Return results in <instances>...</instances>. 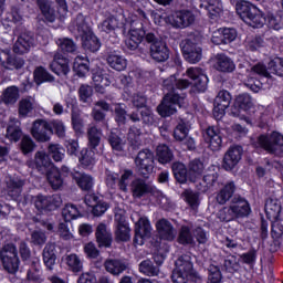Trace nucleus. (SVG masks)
Returning a JSON list of instances; mask_svg holds the SVG:
<instances>
[{
  "mask_svg": "<svg viewBox=\"0 0 283 283\" xmlns=\"http://www.w3.org/2000/svg\"><path fill=\"white\" fill-rule=\"evenodd\" d=\"M271 74H275L276 76H283V59L274 57L264 65V63L259 62L253 65L250 71H248V83L247 86L250 87L252 92H260V82L258 84L253 83V78H258V76H263L264 78H269Z\"/></svg>",
  "mask_w": 283,
  "mask_h": 283,
  "instance_id": "f257e3e1",
  "label": "nucleus"
},
{
  "mask_svg": "<svg viewBox=\"0 0 283 283\" xmlns=\"http://www.w3.org/2000/svg\"><path fill=\"white\" fill-rule=\"evenodd\" d=\"M69 30L75 36H81L84 50H88V52H98L101 50V41L85 22V15L78 14L71 22Z\"/></svg>",
  "mask_w": 283,
  "mask_h": 283,
  "instance_id": "f03ea898",
  "label": "nucleus"
},
{
  "mask_svg": "<svg viewBox=\"0 0 283 283\" xmlns=\"http://www.w3.org/2000/svg\"><path fill=\"white\" fill-rule=\"evenodd\" d=\"M172 172L178 182L185 184L187 180L198 182L202 178V174H205V164L200 159H193L186 168L182 163H175Z\"/></svg>",
  "mask_w": 283,
  "mask_h": 283,
  "instance_id": "7ed1b4c3",
  "label": "nucleus"
},
{
  "mask_svg": "<svg viewBox=\"0 0 283 283\" xmlns=\"http://www.w3.org/2000/svg\"><path fill=\"white\" fill-rule=\"evenodd\" d=\"M101 136L102 133L96 127H91L88 129V148H83L81 150L80 163L83 167H94L96 165V160H98V156L101 150H98V146L101 145Z\"/></svg>",
  "mask_w": 283,
  "mask_h": 283,
  "instance_id": "20e7f679",
  "label": "nucleus"
},
{
  "mask_svg": "<svg viewBox=\"0 0 283 283\" xmlns=\"http://www.w3.org/2000/svg\"><path fill=\"white\" fill-rule=\"evenodd\" d=\"M251 214V206L244 198H234L229 207L219 210L218 218L221 222H231L235 218H247Z\"/></svg>",
  "mask_w": 283,
  "mask_h": 283,
  "instance_id": "39448f33",
  "label": "nucleus"
},
{
  "mask_svg": "<svg viewBox=\"0 0 283 283\" xmlns=\"http://www.w3.org/2000/svg\"><path fill=\"white\" fill-rule=\"evenodd\" d=\"M237 13L250 28H262L266 23L264 13L248 1L237 3Z\"/></svg>",
  "mask_w": 283,
  "mask_h": 283,
  "instance_id": "423d86ee",
  "label": "nucleus"
},
{
  "mask_svg": "<svg viewBox=\"0 0 283 283\" xmlns=\"http://www.w3.org/2000/svg\"><path fill=\"white\" fill-rule=\"evenodd\" d=\"M171 277L174 283H188L189 280L198 277V274L193 272L191 256L185 254L177 259Z\"/></svg>",
  "mask_w": 283,
  "mask_h": 283,
  "instance_id": "0eeeda50",
  "label": "nucleus"
},
{
  "mask_svg": "<svg viewBox=\"0 0 283 283\" xmlns=\"http://www.w3.org/2000/svg\"><path fill=\"white\" fill-rule=\"evenodd\" d=\"M176 105L185 107L187 105V95L175 92L167 93L161 104L157 107L159 115L167 117L176 114Z\"/></svg>",
  "mask_w": 283,
  "mask_h": 283,
  "instance_id": "6e6552de",
  "label": "nucleus"
},
{
  "mask_svg": "<svg viewBox=\"0 0 283 283\" xmlns=\"http://www.w3.org/2000/svg\"><path fill=\"white\" fill-rule=\"evenodd\" d=\"M254 147H260L269 154H283V135L273 132L270 135H261L258 137Z\"/></svg>",
  "mask_w": 283,
  "mask_h": 283,
  "instance_id": "1a4fd4ad",
  "label": "nucleus"
},
{
  "mask_svg": "<svg viewBox=\"0 0 283 283\" xmlns=\"http://www.w3.org/2000/svg\"><path fill=\"white\" fill-rule=\"evenodd\" d=\"M0 259L3 269H6L8 273H17V271H19V253L14 244L4 245L0 251Z\"/></svg>",
  "mask_w": 283,
  "mask_h": 283,
  "instance_id": "9d476101",
  "label": "nucleus"
},
{
  "mask_svg": "<svg viewBox=\"0 0 283 283\" xmlns=\"http://www.w3.org/2000/svg\"><path fill=\"white\" fill-rule=\"evenodd\" d=\"M251 109H253L251 95L243 93L235 98L231 114L232 116H238L241 120H245L248 125H251V119L247 116V113L251 112Z\"/></svg>",
  "mask_w": 283,
  "mask_h": 283,
  "instance_id": "9b49d317",
  "label": "nucleus"
},
{
  "mask_svg": "<svg viewBox=\"0 0 283 283\" xmlns=\"http://www.w3.org/2000/svg\"><path fill=\"white\" fill-rule=\"evenodd\" d=\"M196 21V15L189 10H178L166 18V22L172 28H189Z\"/></svg>",
  "mask_w": 283,
  "mask_h": 283,
  "instance_id": "f8f14e48",
  "label": "nucleus"
},
{
  "mask_svg": "<svg viewBox=\"0 0 283 283\" xmlns=\"http://www.w3.org/2000/svg\"><path fill=\"white\" fill-rule=\"evenodd\" d=\"M135 165L137 171L143 176H147L154 172V153L149 149H144L138 153L135 158Z\"/></svg>",
  "mask_w": 283,
  "mask_h": 283,
  "instance_id": "ddd939ff",
  "label": "nucleus"
},
{
  "mask_svg": "<svg viewBox=\"0 0 283 283\" xmlns=\"http://www.w3.org/2000/svg\"><path fill=\"white\" fill-rule=\"evenodd\" d=\"M231 105V93L228 91H220L214 98L213 116L216 120H222L227 109Z\"/></svg>",
  "mask_w": 283,
  "mask_h": 283,
  "instance_id": "4468645a",
  "label": "nucleus"
},
{
  "mask_svg": "<svg viewBox=\"0 0 283 283\" xmlns=\"http://www.w3.org/2000/svg\"><path fill=\"white\" fill-rule=\"evenodd\" d=\"M33 202L38 211H54V209L61 207V197L59 195L52 197L38 195L33 197Z\"/></svg>",
  "mask_w": 283,
  "mask_h": 283,
  "instance_id": "2eb2a0df",
  "label": "nucleus"
},
{
  "mask_svg": "<svg viewBox=\"0 0 283 283\" xmlns=\"http://www.w3.org/2000/svg\"><path fill=\"white\" fill-rule=\"evenodd\" d=\"M149 235H151V223L147 217H140L138 221L135 222V244L142 247Z\"/></svg>",
  "mask_w": 283,
  "mask_h": 283,
  "instance_id": "dca6fc26",
  "label": "nucleus"
},
{
  "mask_svg": "<svg viewBox=\"0 0 283 283\" xmlns=\"http://www.w3.org/2000/svg\"><path fill=\"white\" fill-rule=\"evenodd\" d=\"M116 230L115 239L118 242H127L132 239V229L123 214H115Z\"/></svg>",
  "mask_w": 283,
  "mask_h": 283,
  "instance_id": "f3484780",
  "label": "nucleus"
},
{
  "mask_svg": "<svg viewBox=\"0 0 283 283\" xmlns=\"http://www.w3.org/2000/svg\"><path fill=\"white\" fill-rule=\"evenodd\" d=\"M48 132L52 133V126L43 119H38L33 123L31 128V134L35 140L39 143H48L50 140V135Z\"/></svg>",
  "mask_w": 283,
  "mask_h": 283,
  "instance_id": "a211bd4d",
  "label": "nucleus"
},
{
  "mask_svg": "<svg viewBox=\"0 0 283 283\" xmlns=\"http://www.w3.org/2000/svg\"><path fill=\"white\" fill-rule=\"evenodd\" d=\"M187 76L191 78L192 85L196 86V90L198 92H206L207 91V85H209V77L202 70L198 67H190L187 70Z\"/></svg>",
  "mask_w": 283,
  "mask_h": 283,
  "instance_id": "6ab92c4d",
  "label": "nucleus"
},
{
  "mask_svg": "<svg viewBox=\"0 0 283 283\" xmlns=\"http://www.w3.org/2000/svg\"><path fill=\"white\" fill-rule=\"evenodd\" d=\"M181 50L184 57L188 63H199L200 59H202V49L189 40H186L181 44Z\"/></svg>",
  "mask_w": 283,
  "mask_h": 283,
  "instance_id": "aec40b11",
  "label": "nucleus"
},
{
  "mask_svg": "<svg viewBox=\"0 0 283 283\" xmlns=\"http://www.w3.org/2000/svg\"><path fill=\"white\" fill-rule=\"evenodd\" d=\"M24 185L25 181L21 177L9 176L6 179V193L13 200H17L21 196Z\"/></svg>",
  "mask_w": 283,
  "mask_h": 283,
  "instance_id": "412c9836",
  "label": "nucleus"
},
{
  "mask_svg": "<svg viewBox=\"0 0 283 283\" xmlns=\"http://www.w3.org/2000/svg\"><path fill=\"white\" fill-rule=\"evenodd\" d=\"M50 70L57 76H67L70 74V61L63 55L55 53L50 64Z\"/></svg>",
  "mask_w": 283,
  "mask_h": 283,
  "instance_id": "4be33fe9",
  "label": "nucleus"
},
{
  "mask_svg": "<svg viewBox=\"0 0 283 283\" xmlns=\"http://www.w3.org/2000/svg\"><path fill=\"white\" fill-rule=\"evenodd\" d=\"M203 138L212 151H220L222 148V135H220V130L218 128L208 127Z\"/></svg>",
  "mask_w": 283,
  "mask_h": 283,
  "instance_id": "5701e85b",
  "label": "nucleus"
},
{
  "mask_svg": "<svg viewBox=\"0 0 283 283\" xmlns=\"http://www.w3.org/2000/svg\"><path fill=\"white\" fill-rule=\"evenodd\" d=\"M242 160V147L241 146H232L226 153L223 158V167L227 171L233 169L238 163Z\"/></svg>",
  "mask_w": 283,
  "mask_h": 283,
  "instance_id": "b1692460",
  "label": "nucleus"
},
{
  "mask_svg": "<svg viewBox=\"0 0 283 283\" xmlns=\"http://www.w3.org/2000/svg\"><path fill=\"white\" fill-rule=\"evenodd\" d=\"M96 242L99 248L109 249L112 247V230L105 223H99L95 231Z\"/></svg>",
  "mask_w": 283,
  "mask_h": 283,
  "instance_id": "393cba45",
  "label": "nucleus"
},
{
  "mask_svg": "<svg viewBox=\"0 0 283 283\" xmlns=\"http://www.w3.org/2000/svg\"><path fill=\"white\" fill-rule=\"evenodd\" d=\"M150 56L157 63H165L169 59V48L163 41H156L150 45Z\"/></svg>",
  "mask_w": 283,
  "mask_h": 283,
  "instance_id": "a878e982",
  "label": "nucleus"
},
{
  "mask_svg": "<svg viewBox=\"0 0 283 283\" xmlns=\"http://www.w3.org/2000/svg\"><path fill=\"white\" fill-rule=\"evenodd\" d=\"M213 67L218 72L231 73L235 70V63L226 54H217L213 59Z\"/></svg>",
  "mask_w": 283,
  "mask_h": 283,
  "instance_id": "bb28decb",
  "label": "nucleus"
},
{
  "mask_svg": "<svg viewBox=\"0 0 283 283\" xmlns=\"http://www.w3.org/2000/svg\"><path fill=\"white\" fill-rule=\"evenodd\" d=\"M93 83L96 92L105 94V87H109V85H112V80L105 71L97 70L93 73Z\"/></svg>",
  "mask_w": 283,
  "mask_h": 283,
  "instance_id": "cd10ccee",
  "label": "nucleus"
},
{
  "mask_svg": "<svg viewBox=\"0 0 283 283\" xmlns=\"http://www.w3.org/2000/svg\"><path fill=\"white\" fill-rule=\"evenodd\" d=\"M156 227L161 240H167L168 242L176 240L177 232L169 221L161 219L157 222Z\"/></svg>",
  "mask_w": 283,
  "mask_h": 283,
  "instance_id": "c85d7f7f",
  "label": "nucleus"
},
{
  "mask_svg": "<svg viewBox=\"0 0 283 283\" xmlns=\"http://www.w3.org/2000/svg\"><path fill=\"white\" fill-rule=\"evenodd\" d=\"M85 203L87 207H92V213L93 216H103L109 209V205L105 201L98 200V197L95 195H87L85 197Z\"/></svg>",
  "mask_w": 283,
  "mask_h": 283,
  "instance_id": "c756f323",
  "label": "nucleus"
},
{
  "mask_svg": "<svg viewBox=\"0 0 283 283\" xmlns=\"http://www.w3.org/2000/svg\"><path fill=\"white\" fill-rule=\"evenodd\" d=\"M20 125L21 123L19 119H17V117H10L6 136L11 143H19V140H21L23 133L21 132Z\"/></svg>",
  "mask_w": 283,
  "mask_h": 283,
  "instance_id": "7c9ffc66",
  "label": "nucleus"
},
{
  "mask_svg": "<svg viewBox=\"0 0 283 283\" xmlns=\"http://www.w3.org/2000/svg\"><path fill=\"white\" fill-rule=\"evenodd\" d=\"M145 35V30L132 29L128 33V39L126 40V48H128V50H138V46L143 43Z\"/></svg>",
  "mask_w": 283,
  "mask_h": 283,
  "instance_id": "2f4dec72",
  "label": "nucleus"
},
{
  "mask_svg": "<svg viewBox=\"0 0 283 283\" xmlns=\"http://www.w3.org/2000/svg\"><path fill=\"white\" fill-rule=\"evenodd\" d=\"M200 8L208 10L210 19H218L222 14V1L220 0H200Z\"/></svg>",
  "mask_w": 283,
  "mask_h": 283,
  "instance_id": "473e14b6",
  "label": "nucleus"
},
{
  "mask_svg": "<svg viewBox=\"0 0 283 283\" xmlns=\"http://www.w3.org/2000/svg\"><path fill=\"white\" fill-rule=\"evenodd\" d=\"M265 213L269 220H277L282 213V203L277 199L270 198L265 202Z\"/></svg>",
  "mask_w": 283,
  "mask_h": 283,
  "instance_id": "72a5a7b5",
  "label": "nucleus"
},
{
  "mask_svg": "<svg viewBox=\"0 0 283 283\" xmlns=\"http://www.w3.org/2000/svg\"><path fill=\"white\" fill-rule=\"evenodd\" d=\"M43 262L49 271L54 269V264H56V245L49 243L44 247Z\"/></svg>",
  "mask_w": 283,
  "mask_h": 283,
  "instance_id": "f704fd0d",
  "label": "nucleus"
},
{
  "mask_svg": "<svg viewBox=\"0 0 283 283\" xmlns=\"http://www.w3.org/2000/svg\"><path fill=\"white\" fill-rule=\"evenodd\" d=\"M73 70L80 77L87 75L90 73V60L87 56L77 55L73 62Z\"/></svg>",
  "mask_w": 283,
  "mask_h": 283,
  "instance_id": "c9c22d12",
  "label": "nucleus"
},
{
  "mask_svg": "<svg viewBox=\"0 0 283 283\" xmlns=\"http://www.w3.org/2000/svg\"><path fill=\"white\" fill-rule=\"evenodd\" d=\"M191 83L187 80H178L176 75H172L164 81V90L174 92V90H187Z\"/></svg>",
  "mask_w": 283,
  "mask_h": 283,
  "instance_id": "e433bc0d",
  "label": "nucleus"
},
{
  "mask_svg": "<svg viewBox=\"0 0 283 283\" xmlns=\"http://www.w3.org/2000/svg\"><path fill=\"white\" fill-rule=\"evenodd\" d=\"M233 193H235V184L229 181L217 195V202L219 205H226L233 198Z\"/></svg>",
  "mask_w": 283,
  "mask_h": 283,
  "instance_id": "4c0bfd02",
  "label": "nucleus"
},
{
  "mask_svg": "<svg viewBox=\"0 0 283 283\" xmlns=\"http://www.w3.org/2000/svg\"><path fill=\"white\" fill-rule=\"evenodd\" d=\"M34 83L36 85H43V83H53L54 77L48 70L43 66H39L33 72Z\"/></svg>",
  "mask_w": 283,
  "mask_h": 283,
  "instance_id": "58836bf2",
  "label": "nucleus"
},
{
  "mask_svg": "<svg viewBox=\"0 0 283 283\" xmlns=\"http://www.w3.org/2000/svg\"><path fill=\"white\" fill-rule=\"evenodd\" d=\"M30 48H32V38L21 35L14 43L13 52H15V54H25V52H30Z\"/></svg>",
  "mask_w": 283,
  "mask_h": 283,
  "instance_id": "ea45409f",
  "label": "nucleus"
},
{
  "mask_svg": "<svg viewBox=\"0 0 283 283\" xmlns=\"http://www.w3.org/2000/svg\"><path fill=\"white\" fill-rule=\"evenodd\" d=\"M157 160L160 165H167L174 160V153L169 149V146L161 144L157 147L156 151Z\"/></svg>",
  "mask_w": 283,
  "mask_h": 283,
  "instance_id": "a19ab883",
  "label": "nucleus"
},
{
  "mask_svg": "<svg viewBox=\"0 0 283 283\" xmlns=\"http://www.w3.org/2000/svg\"><path fill=\"white\" fill-rule=\"evenodd\" d=\"M73 178L83 191H90L94 187V178L90 175L75 172L73 174Z\"/></svg>",
  "mask_w": 283,
  "mask_h": 283,
  "instance_id": "79ce46f5",
  "label": "nucleus"
},
{
  "mask_svg": "<svg viewBox=\"0 0 283 283\" xmlns=\"http://www.w3.org/2000/svg\"><path fill=\"white\" fill-rule=\"evenodd\" d=\"M107 63L109 67L117 72H123V70L127 69V60L118 54L108 55Z\"/></svg>",
  "mask_w": 283,
  "mask_h": 283,
  "instance_id": "37998d69",
  "label": "nucleus"
},
{
  "mask_svg": "<svg viewBox=\"0 0 283 283\" xmlns=\"http://www.w3.org/2000/svg\"><path fill=\"white\" fill-rule=\"evenodd\" d=\"M64 262L66 266H69V271L73 273H81L83 271V261L76 254H69L64 258Z\"/></svg>",
  "mask_w": 283,
  "mask_h": 283,
  "instance_id": "c03bdc74",
  "label": "nucleus"
},
{
  "mask_svg": "<svg viewBox=\"0 0 283 283\" xmlns=\"http://www.w3.org/2000/svg\"><path fill=\"white\" fill-rule=\"evenodd\" d=\"M3 57L6 61L3 60ZM0 62L4 70H21V66L23 65L22 60L12 59L10 57V54L6 52H3L2 56H0Z\"/></svg>",
  "mask_w": 283,
  "mask_h": 283,
  "instance_id": "a18cd8bd",
  "label": "nucleus"
},
{
  "mask_svg": "<svg viewBox=\"0 0 283 283\" xmlns=\"http://www.w3.org/2000/svg\"><path fill=\"white\" fill-rule=\"evenodd\" d=\"M48 180L52 189H61L63 187V178H61V172L59 168L52 166L48 172Z\"/></svg>",
  "mask_w": 283,
  "mask_h": 283,
  "instance_id": "49530a36",
  "label": "nucleus"
},
{
  "mask_svg": "<svg viewBox=\"0 0 283 283\" xmlns=\"http://www.w3.org/2000/svg\"><path fill=\"white\" fill-rule=\"evenodd\" d=\"M139 271L144 275H148L149 277H156L160 273V269L154 265L151 260H145L139 264Z\"/></svg>",
  "mask_w": 283,
  "mask_h": 283,
  "instance_id": "de8ad7c7",
  "label": "nucleus"
},
{
  "mask_svg": "<svg viewBox=\"0 0 283 283\" xmlns=\"http://www.w3.org/2000/svg\"><path fill=\"white\" fill-rule=\"evenodd\" d=\"M106 271L112 275H120L125 271V263L118 260H107L104 264Z\"/></svg>",
  "mask_w": 283,
  "mask_h": 283,
  "instance_id": "09e8293b",
  "label": "nucleus"
},
{
  "mask_svg": "<svg viewBox=\"0 0 283 283\" xmlns=\"http://www.w3.org/2000/svg\"><path fill=\"white\" fill-rule=\"evenodd\" d=\"M105 112H109V104L103 101L96 102L92 113L94 120H105Z\"/></svg>",
  "mask_w": 283,
  "mask_h": 283,
  "instance_id": "8fccbe9b",
  "label": "nucleus"
},
{
  "mask_svg": "<svg viewBox=\"0 0 283 283\" xmlns=\"http://www.w3.org/2000/svg\"><path fill=\"white\" fill-rule=\"evenodd\" d=\"M38 6L46 21L53 23L54 19H56V14H54V10L50 7V0H38Z\"/></svg>",
  "mask_w": 283,
  "mask_h": 283,
  "instance_id": "3c124183",
  "label": "nucleus"
},
{
  "mask_svg": "<svg viewBox=\"0 0 283 283\" xmlns=\"http://www.w3.org/2000/svg\"><path fill=\"white\" fill-rule=\"evenodd\" d=\"M189 129H191L189 123L180 122L174 132L175 139L182 143L188 138L187 136L189 135Z\"/></svg>",
  "mask_w": 283,
  "mask_h": 283,
  "instance_id": "603ef678",
  "label": "nucleus"
},
{
  "mask_svg": "<svg viewBox=\"0 0 283 283\" xmlns=\"http://www.w3.org/2000/svg\"><path fill=\"white\" fill-rule=\"evenodd\" d=\"M36 102L33 97H27L20 101L19 103V114L21 116H28L32 109H34Z\"/></svg>",
  "mask_w": 283,
  "mask_h": 283,
  "instance_id": "864d4df0",
  "label": "nucleus"
},
{
  "mask_svg": "<svg viewBox=\"0 0 283 283\" xmlns=\"http://www.w3.org/2000/svg\"><path fill=\"white\" fill-rule=\"evenodd\" d=\"M62 216L65 222H72V220H76V218L81 216V212L78 211V208H76V206L69 203L62 210Z\"/></svg>",
  "mask_w": 283,
  "mask_h": 283,
  "instance_id": "5fc2aeb1",
  "label": "nucleus"
},
{
  "mask_svg": "<svg viewBox=\"0 0 283 283\" xmlns=\"http://www.w3.org/2000/svg\"><path fill=\"white\" fill-rule=\"evenodd\" d=\"M181 196L191 209H197L198 205H200V197L198 192H193V190H185Z\"/></svg>",
  "mask_w": 283,
  "mask_h": 283,
  "instance_id": "6e6d98bb",
  "label": "nucleus"
},
{
  "mask_svg": "<svg viewBox=\"0 0 283 283\" xmlns=\"http://www.w3.org/2000/svg\"><path fill=\"white\" fill-rule=\"evenodd\" d=\"M19 101V88L17 86L8 87L3 93V102L7 105H14Z\"/></svg>",
  "mask_w": 283,
  "mask_h": 283,
  "instance_id": "4d7b16f0",
  "label": "nucleus"
},
{
  "mask_svg": "<svg viewBox=\"0 0 283 283\" xmlns=\"http://www.w3.org/2000/svg\"><path fill=\"white\" fill-rule=\"evenodd\" d=\"M265 21H268V25L272 30H281L283 27V15L281 13H268Z\"/></svg>",
  "mask_w": 283,
  "mask_h": 283,
  "instance_id": "13d9d810",
  "label": "nucleus"
},
{
  "mask_svg": "<svg viewBox=\"0 0 283 283\" xmlns=\"http://www.w3.org/2000/svg\"><path fill=\"white\" fill-rule=\"evenodd\" d=\"M132 189L135 198H140L142 196H145L147 191H149V186L145 181L137 179L133 181Z\"/></svg>",
  "mask_w": 283,
  "mask_h": 283,
  "instance_id": "bf43d9fd",
  "label": "nucleus"
},
{
  "mask_svg": "<svg viewBox=\"0 0 283 283\" xmlns=\"http://www.w3.org/2000/svg\"><path fill=\"white\" fill-rule=\"evenodd\" d=\"M27 277L33 282H39V280H41V263L39 262V259L32 261V268L28 271Z\"/></svg>",
  "mask_w": 283,
  "mask_h": 283,
  "instance_id": "052dcab7",
  "label": "nucleus"
},
{
  "mask_svg": "<svg viewBox=\"0 0 283 283\" xmlns=\"http://www.w3.org/2000/svg\"><path fill=\"white\" fill-rule=\"evenodd\" d=\"M49 154L50 156H52L55 163H61V160L65 158V150L63 149V147H61V145L57 144H51L49 146Z\"/></svg>",
  "mask_w": 283,
  "mask_h": 283,
  "instance_id": "680f3d73",
  "label": "nucleus"
},
{
  "mask_svg": "<svg viewBox=\"0 0 283 283\" xmlns=\"http://www.w3.org/2000/svg\"><path fill=\"white\" fill-rule=\"evenodd\" d=\"M208 271L209 275L207 283H222V272H220V268H218V265L211 264Z\"/></svg>",
  "mask_w": 283,
  "mask_h": 283,
  "instance_id": "e2e57ef3",
  "label": "nucleus"
},
{
  "mask_svg": "<svg viewBox=\"0 0 283 283\" xmlns=\"http://www.w3.org/2000/svg\"><path fill=\"white\" fill-rule=\"evenodd\" d=\"M35 167H38V169H41V167H54V165H52V163H50V157L48 156V154H45V151H38L35 154Z\"/></svg>",
  "mask_w": 283,
  "mask_h": 283,
  "instance_id": "0e129e2a",
  "label": "nucleus"
},
{
  "mask_svg": "<svg viewBox=\"0 0 283 283\" xmlns=\"http://www.w3.org/2000/svg\"><path fill=\"white\" fill-rule=\"evenodd\" d=\"M221 36L223 38V45L227 43H233L235 39H238V31L232 28H220Z\"/></svg>",
  "mask_w": 283,
  "mask_h": 283,
  "instance_id": "69168bd1",
  "label": "nucleus"
},
{
  "mask_svg": "<svg viewBox=\"0 0 283 283\" xmlns=\"http://www.w3.org/2000/svg\"><path fill=\"white\" fill-rule=\"evenodd\" d=\"M179 244H193V235L188 227L184 226L178 237Z\"/></svg>",
  "mask_w": 283,
  "mask_h": 283,
  "instance_id": "338daca9",
  "label": "nucleus"
},
{
  "mask_svg": "<svg viewBox=\"0 0 283 283\" xmlns=\"http://www.w3.org/2000/svg\"><path fill=\"white\" fill-rule=\"evenodd\" d=\"M283 235V221L280 219H272V238L277 240Z\"/></svg>",
  "mask_w": 283,
  "mask_h": 283,
  "instance_id": "774afa93",
  "label": "nucleus"
}]
</instances>
